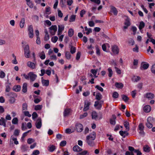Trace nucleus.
<instances>
[{
  "mask_svg": "<svg viewBox=\"0 0 155 155\" xmlns=\"http://www.w3.org/2000/svg\"><path fill=\"white\" fill-rule=\"evenodd\" d=\"M87 115V113L86 112L84 113L83 114L81 115L80 116V118L81 119L86 117Z\"/></svg>",
  "mask_w": 155,
  "mask_h": 155,
  "instance_id": "53",
  "label": "nucleus"
},
{
  "mask_svg": "<svg viewBox=\"0 0 155 155\" xmlns=\"http://www.w3.org/2000/svg\"><path fill=\"white\" fill-rule=\"evenodd\" d=\"M88 153V151L87 150H84L80 153H78L77 155H86Z\"/></svg>",
  "mask_w": 155,
  "mask_h": 155,
  "instance_id": "47",
  "label": "nucleus"
},
{
  "mask_svg": "<svg viewBox=\"0 0 155 155\" xmlns=\"http://www.w3.org/2000/svg\"><path fill=\"white\" fill-rule=\"evenodd\" d=\"M86 13L85 11L83 9L80 12V15L81 17H82L83 16V15L84 14Z\"/></svg>",
  "mask_w": 155,
  "mask_h": 155,
  "instance_id": "62",
  "label": "nucleus"
},
{
  "mask_svg": "<svg viewBox=\"0 0 155 155\" xmlns=\"http://www.w3.org/2000/svg\"><path fill=\"white\" fill-rule=\"evenodd\" d=\"M138 128L140 130H143L144 126L142 123H140L138 126Z\"/></svg>",
  "mask_w": 155,
  "mask_h": 155,
  "instance_id": "56",
  "label": "nucleus"
},
{
  "mask_svg": "<svg viewBox=\"0 0 155 155\" xmlns=\"http://www.w3.org/2000/svg\"><path fill=\"white\" fill-rule=\"evenodd\" d=\"M56 149L55 147L53 145H50L48 147V150L50 152H53Z\"/></svg>",
  "mask_w": 155,
  "mask_h": 155,
  "instance_id": "18",
  "label": "nucleus"
},
{
  "mask_svg": "<svg viewBox=\"0 0 155 155\" xmlns=\"http://www.w3.org/2000/svg\"><path fill=\"white\" fill-rule=\"evenodd\" d=\"M39 56L41 59H44L45 58V55L44 51L39 53Z\"/></svg>",
  "mask_w": 155,
  "mask_h": 155,
  "instance_id": "28",
  "label": "nucleus"
},
{
  "mask_svg": "<svg viewBox=\"0 0 155 155\" xmlns=\"http://www.w3.org/2000/svg\"><path fill=\"white\" fill-rule=\"evenodd\" d=\"M27 104L25 103L22 104V110H27Z\"/></svg>",
  "mask_w": 155,
  "mask_h": 155,
  "instance_id": "48",
  "label": "nucleus"
},
{
  "mask_svg": "<svg viewBox=\"0 0 155 155\" xmlns=\"http://www.w3.org/2000/svg\"><path fill=\"white\" fill-rule=\"evenodd\" d=\"M145 97L149 100H151L154 97V95L151 93L148 92L146 94Z\"/></svg>",
  "mask_w": 155,
  "mask_h": 155,
  "instance_id": "11",
  "label": "nucleus"
},
{
  "mask_svg": "<svg viewBox=\"0 0 155 155\" xmlns=\"http://www.w3.org/2000/svg\"><path fill=\"white\" fill-rule=\"evenodd\" d=\"M90 1L98 5H99L101 3L100 0H90Z\"/></svg>",
  "mask_w": 155,
  "mask_h": 155,
  "instance_id": "57",
  "label": "nucleus"
},
{
  "mask_svg": "<svg viewBox=\"0 0 155 155\" xmlns=\"http://www.w3.org/2000/svg\"><path fill=\"white\" fill-rule=\"evenodd\" d=\"M28 30L29 38H32L33 37L34 33L33 26L32 25H30L29 26Z\"/></svg>",
  "mask_w": 155,
  "mask_h": 155,
  "instance_id": "4",
  "label": "nucleus"
},
{
  "mask_svg": "<svg viewBox=\"0 0 155 155\" xmlns=\"http://www.w3.org/2000/svg\"><path fill=\"white\" fill-rule=\"evenodd\" d=\"M42 105H36L35 107V109L36 110H40L42 109Z\"/></svg>",
  "mask_w": 155,
  "mask_h": 155,
  "instance_id": "41",
  "label": "nucleus"
},
{
  "mask_svg": "<svg viewBox=\"0 0 155 155\" xmlns=\"http://www.w3.org/2000/svg\"><path fill=\"white\" fill-rule=\"evenodd\" d=\"M49 29L51 31L53 30L54 31V33H52L51 31H50V33L52 35H54L57 31V27L56 25H53L49 28Z\"/></svg>",
  "mask_w": 155,
  "mask_h": 155,
  "instance_id": "13",
  "label": "nucleus"
},
{
  "mask_svg": "<svg viewBox=\"0 0 155 155\" xmlns=\"http://www.w3.org/2000/svg\"><path fill=\"white\" fill-rule=\"evenodd\" d=\"M107 70L109 73L108 76L109 77H111L113 74V71L110 68H108Z\"/></svg>",
  "mask_w": 155,
  "mask_h": 155,
  "instance_id": "46",
  "label": "nucleus"
},
{
  "mask_svg": "<svg viewBox=\"0 0 155 155\" xmlns=\"http://www.w3.org/2000/svg\"><path fill=\"white\" fill-rule=\"evenodd\" d=\"M5 76V73L2 71H1L0 72V78H3Z\"/></svg>",
  "mask_w": 155,
  "mask_h": 155,
  "instance_id": "51",
  "label": "nucleus"
},
{
  "mask_svg": "<svg viewBox=\"0 0 155 155\" xmlns=\"http://www.w3.org/2000/svg\"><path fill=\"white\" fill-rule=\"evenodd\" d=\"M11 138L12 140L14 141V143L15 144L17 145L18 144V142L17 141V138H15L14 136H12Z\"/></svg>",
  "mask_w": 155,
  "mask_h": 155,
  "instance_id": "36",
  "label": "nucleus"
},
{
  "mask_svg": "<svg viewBox=\"0 0 155 155\" xmlns=\"http://www.w3.org/2000/svg\"><path fill=\"white\" fill-rule=\"evenodd\" d=\"M74 31L72 29L70 28L69 29L68 31V34L69 36L70 37H72L74 34Z\"/></svg>",
  "mask_w": 155,
  "mask_h": 155,
  "instance_id": "35",
  "label": "nucleus"
},
{
  "mask_svg": "<svg viewBox=\"0 0 155 155\" xmlns=\"http://www.w3.org/2000/svg\"><path fill=\"white\" fill-rule=\"evenodd\" d=\"M131 29L133 32V35H135L137 30V28L135 26H132V27Z\"/></svg>",
  "mask_w": 155,
  "mask_h": 155,
  "instance_id": "50",
  "label": "nucleus"
},
{
  "mask_svg": "<svg viewBox=\"0 0 155 155\" xmlns=\"http://www.w3.org/2000/svg\"><path fill=\"white\" fill-rule=\"evenodd\" d=\"M112 51L115 54H118L119 51L118 47L116 45H114L112 47Z\"/></svg>",
  "mask_w": 155,
  "mask_h": 155,
  "instance_id": "14",
  "label": "nucleus"
},
{
  "mask_svg": "<svg viewBox=\"0 0 155 155\" xmlns=\"http://www.w3.org/2000/svg\"><path fill=\"white\" fill-rule=\"evenodd\" d=\"M143 149L144 151L147 152H149L150 151V148L147 145L143 147Z\"/></svg>",
  "mask_w": 155,
  "mask_h": 155,
  "instance_id": "37",
  "label": "nucleus"
},
{
  "mask_svg": "<svg viewBox=\"0 0 155 155\" xmlns=\"http://www.w3.org/2000/svg\"><path fill=\"white\" fill-rule=\"evenodd\" d=\"M119 94L116 91L113 92L112 95V97L114 98H117L118 97Z\"/></svg>",
  "mask_w": 155,
  "mask_h": 155,
  "instance_id": "43",
  "label": "nucleus"
},
{
  "mask_svg": "<svg viewBox=\"0 0 155 155\" xmlns=\"http://www.w3.org/2000/svg\"><path fill=\"white\" fill-rule=\"evenodd\" d=\"M151 110V107L149 105H146L143 107V110L146 112H149Z\"/></svg>",
  "mask_w": 155,
  "mask_h": 155,
  "instance_id": "15",
  "label": "nucleus"
},
{
  "mask_svg": "<svg viewBox=\"0 0 155 155\" xmlns=\"http://www.w3.org/2000/svg\"><path fill=\"white\" fill-rule=\"evenodd\" d=\"M66 144V141L63 140L62 141L60 144V146L64 147L65 146Z\"/></svg>",
  "mask_w": 155,
  "mask_h": 155,
  "instance_id": "58",
  "label": "nucleus"
},
{
  "mask_svg": "<svg viewBox=\"0 0 155 155\" xmlns=\"http://www.w3.org/2000/svg\"><path fill=\"white\" fill-rule=\"evenodd\" d=\"M119 133L120 135L123 137L124 138L126 136L128 135V133L126 131H123L122 130L119 131Z\"/></svg>",
  "mask_w": 155,
  "mask_h": 155,
  "instance_id": "19",
  "label": "nucleus"
},
{
  "mask_svg": "<svg viewBox=\"0 0 155 155\" xmlns=\"http://www.w3.org/2000/svg\"><path fill=\"white\" fill-rule=\"evenodd\" d=\"M28 75H29L30 81L33 82L36 79L37 75L34 74L33 72H30L28 73Z\"/></svg>",
  "mask_w": 155,
  "mask_h": 155,
  "instance_id": "7",
  "label": "nucleus"
},
{
  "mask_svg": "<svg viewBox=\"0 0 155 155\" xmlns=\"http://www.w3.org/2000/svg\"><path fill=\"white\" fill-rule=\"evenodd\" d=\"M102 98V95L100 93H97L96 95V99L98 100H100Z\"/></svg>",
  "mask_w": 155,
  "mask_h": 155,
  "instance_id": "32",
  "label": "nucleus"
},
{
  "mask_svg": "<svg viewBox=\"0 0 155 155\" xmlns=\"http://www.w3.org/2000/svg\"><path fill=\"white\" fill-rule=\"evenodd\" d=\"M22 91L24 93H26L27 91V84L25 83L23 84L22 87Z\"/></svg>",
  "mask_w": 155,
  "mask_h": 155,
  "instance_id": "17",
  "label": "nucleus"
},
{
  "mask_svg": "<svg viewBox=\"0 0 155 155\" xmlns=\"http://www.w3.org/2000/svg\"><path fill=\"white\" fill-rule=\"evenodd\" d=\"M130 22L129 20L128 19H126L124 22V25H126L129 26L130 25Z\"/></svg>",
  "mask_w": 155,
  "mask_h": 155,
  "instance_id": "55",
  "label": "nucleus"
},
{
  "mask_svg": "<svg viewBox=\"0 0 155 155\" xmlns=\"http://www.w3.org/2000/svg\"><path fill=\"white\" fill-rule=\"evenodd\" d=\"M134 82H137L140 79V78L139 76H134L132 78Z\"/></svg>",
  "mask_w": 155,
  "mask_h": 155,
  "instance_id": "38",
  "label": "nucleus"
},
{
  "mask_svg": "<svg viewBox=\"0 0 155 155\" xmlns=\"http://www.w3.org/2000/svg\"><path fill=\"white\" fill-rule=\"evenodd\" d=\"M42 83L43 85L44 86H47L49 84V80H42Z\"/></svg>",
  "mask_w": 155,
  "mask_h": 155,
  "instance_id": "22",
  "label": "nucleus"
},
{
  "mask_svg": "<svg viewBox=\"0 0 155 155\" xmlns=\"http://www.w3.org/2000/svg\"><path fill=\"white\" fill-rule=\"evenodd\" d=\"M64 28V26L63 25H58V32H62Z\"/></svg>",
  "mask_w": 155,
  "mask_h": 155,
  "instance_id": "27",
  "label": "nucleus"
},
{
  "mask_svg": "<svg viewBox=\"0 0 155 155\" xmlns=\"http://www.w3.org/2000/svg\"><path fill=\"white\" fill-rule=\"evenodd\" d=\"M73 150L74 151L76 152H80L82 150V149L78 145H76L74 146L73 147Z\"/></svg>",
  "mask_w": 155,
  "mask_h": 155,
  "instance_id": "16",
  "label": "nucleus"
},
{
  "mask_svg": "<svg viewBox=\"0 0 155 155\" xmlns=\"http://www.w3.org/2000/svg\"><path fill=\"white\" fill-rule=\"evenodd\" d=\"M145 23L143 21H140V23L139 26V29L141 30L143 29L145 26Z\"/></svg>",
  "mask_w": 155,
  "mask_h": 155,
  "instance_id": "33",
  "label": "nucleus"
},
{
  "mask_svg": "<svg viewBox=\"0 0 155 155\" xmlns=\"http://www.w3.org/2000/svg\"><path fill=\"white\" fill-rule=\"evenodd\" d=\"M128 150L130 151H134V153H136L137 155H141V153L138 150H135L134 148L131 146L128 147Z\"/></svg>",
  "mask_w": 155,
  "mask_h": 155,
  "instance_id": "8",
  "label": "nucleus"
},
{
  "mask_svg": "<svg viewBox=\"0 0 155 155\" xmlns=\"http://www.w3.org/2000/svg\"><path fill=\"white\" fill-rule=\"evenodd\" d=\"M19 130L18 129H16L15 130L14 134L15 136H18L19 135Z\"/></svg>",
  "mask_w": 155,
  "mask_h": 155,
  "instance_id": "54",
  "label": "nucleus"
},
{
  "mask_svg": "<svg viewBox=\"0 0 155 155\" xmlns=\"http://www.w3.org/2000/svg\"><path fill=\"white\" fill-rule=\"evenodd\" d=\"M70 110L69 109H66L64 110V116L66 117L68 116L70 113Z\"/></svg>",
  "mask_w": 155,
  "mask_h": 155,
  "instance_id": "25",
  "label": "nucleus"
},
{
  "mask_svg": "<svg viewBox=\"0 0 155 155\" xmlns=\"http://www.w3.org/2000/svg\"><path fill=\"white\" fill-rule=\"evenodd\" d=\"M51 8L49 7H47L46 8V14L48 15H49L51 13Z\"/></svg>",
  "mask_w": 155,
  "mask_h": 155,
  "instance_id": "44",
  "label": "nucleus"
},
{
  "mask_svg": "<svg viewBox=\"0 0 155 155\" xmlns=\"http://www.w3.org/2000/svg\"><path fill=\"white\" fill-rule=\"evenodd\" d=\"M115 86L117 88L120 89H122L124 86V85L123 84L121 83L118 82H116L115 83Z\"/></svg>",
  "mask_w": 155,
  "mask_h": 155,
  "instance_id": "21",
  "label": "nucleus"
},
{
  "mask_svg": "<svg viewBox=\"0 0 155 155\" xmlns=\"http://www.w3.org/2000/svg\"><path fill=\"white\" fill-rule=\"evenodd\" d=\"M97 70L92 69L91 70V72L94 75V76H95L97 73Z\"/></svg>",
  "mask_w": 155,
  "mask_h": 155,
  "instance_id": "60",
  "label": "nucleus"
},
{
  "mask_svg": "<svg viewBox=\"0 0 155 155\" xmlns=\"http://www.w3.org/2000/svg\"><path fill=\"white\" fill-rule=\"evenodd\" d=\"M24 54L26 58H29L30 57V49L29 45H25L24 48Z\"/></svg>",
  "mask_w": 155,
  "mask_h": 155,
  "instance_id": "2",
  "label": "nucleus"
},
{
  "mask_svg": "<svg viewBox=\"0 0 155 155\" xmlns=\"http://www.w3.org/2000/svg\"><path fill=\"white\" fill-rule=\"evenodd\" d=\"M21 87L20 85H18L15 86L13 87V90L15 91H19L21 89Z\"/></svg>",
  "mask_w": 155,
  "mask_h": 155,
  "instance_id": "23",
  "label": "nucleus"
},
{
  "mask_svg": "<svg viewBox=\"0 0 155 155\" xmlns=\"http://www.w3.org/2000/svg\"><path fill=\"white\" fill-rule=\"evenodd\" d=\"M149 67V64L148 63H144V62L142 63L140 67V69L142 70H146Z\"/></svg>",
  "mask_w": 155,
  "mask_h": 155,
  "instance_id": "12",
  "label": "nucleus"
},
{
  "mask_svg": "<svg viewBox=\"0 0 155 155\" xmlns=\"http://www.w3.org/2000/svg\"><path fill=\"white\" fill-rule=\"evenodd\" d=\"M91 115L92 119H93L96 120L97 118V113L95 112H93Z\"/></svg>",
  "mask_w": 155,
  "mask_h": 155,
  "instance_id": "31",
  "label": "nucleus"
},
{
  "mask_svg": "<svg viewBox=\"0 0 155 155\" xmlns=\"http://www.w3.org/2000/svg\"><path fill=\"white\" fill-rule=\"evenodd\" d=\"M124 125L127 130H129L130 129L129 123L128 122L126 121L124 122Z\"/></svg>",
  "mask_w": 155,
  "mask_h": 155,
  "instance_id": "34",
  "label": "nucleus"
},
{
  "mask_svg": "<svg viewBox=\"0 0 155 155\" xmlns=\"http://www.w3.org/2000/svg\"><path fill=\"white\" fill-rule=\"evenodd\" d=\"M26 123H22L21 126V129L23 130H25L27 129V127L26 126Z\"/></svg>",
  "mask_w": 155,
  "mask_h": 155,
  "instance_id": "49",
  "label": "nucleus"
},
{
  "mask_svg": "<svg viewBox=\"0 0 155 155\" xmlns=\"http://www.w3.org/2000/svg\"><path fill=\"white\" fill-rule=\"evenodd\" d=\"M38 117V114L36 112H34L32 114V118L33 119L36 118Z\"/></svg>",
  "mask_w": 155,
  "mask_h": 155,
  "instance_id": "59",
  "label": "nucleus"
},
{
  "mask_svg": "<svg viewBox=\"0 0 155 155\" xmlns=\"http://www.w3.org/2000/svg\"><path fill=\"white\" fill-rule=\"evenodd\" d=\"M40 153L39 151L38 150H35L33 151L31 155H38Z\"/></svg>",
  "mask_w": 155,
  "mask_h": 155,
  "instance_id": "52",
  "label": "nucleus"
},
{
  "mask_svg": "<svg viewBox=\"0 0 155 155\" xmlns=\"http://www.w3.org/2000/svg\"><path fill=\"white\" fill-rule=\"evenodd\" d=\"M76 130L78 132H81L83 130V126L81 124H77L75 125Z\"/></svg>",
  "mask_w": 155,
  "mask_h": 155,
  "instance_id": "9",
  "label": "nucleus"
},
{
  "mask_svg": "<svg viewBox=\"0 0 155 155\" xmlns=\"http://www.w3.org/2000/svg\"><path fill=\"white\" fill-rule=\"evenodd\" d=\"M91 104V102L88 101L86 100L85 101L83 111H85L88 110L89 108V106Z\"/></svg>",
  "mask_w": 155,
  "mask_h": 155,
  "instance_id": "6",
  "label": "nucleus"
},
{
  "mask_svg": "<svg viewBox=\"0 0 155 155\" xmlns=\"http://www.w3.org/2000/svg\"><path fill=\"white\" fill-rule=\"evenodd\" d=\"M58 40V38L57 36H54L51 39L52 41L54 43L56 42Z\"/></svg>",
  "mask_w": 155,
  "mask_h": 155,
  "instance_id": "61",
  "label": "nucleus"
},
{
  "mask_svg": "<svg viewBox=\"0 0 155 155\" xmlns=\"http://www.w3.org/2000/svg\"><path fill=\"white\" fill-rule=\"evenodd\" d=\"M95 88H97L98 90L100 91L101 92H103V89L99 85H96L95 86Z\"/></svg>",
  "mask_w": 155,
  "mask_h": 155,
  "instance_id": "63",
  "label": "nucleus"
},
{
  "mask_svg": "<svg viewBox=\"0 0 155 155\" xmlns=\"http://www.w3.org/2000/svg\"><path fill=\"white\" fill-rule=\"evenodd\" d=\"M153 122V119L151 117H149L147 120V122L146 123V125L149 128H151L153 127L152 123Z\"/></svg>",
  "mask_w": 155,
  "mask_h": 155,
  "instance_id": "3",
  "label": "nucleus"
},
{
  "mask_svg": "<svg viewBox=\"0 0 155 155\" xmlns=\"http://www.w3.org/2000/svg\"><path fill=\"white\" fill-rule=\"evenodd\" d=\"M0 125H3L4 127H6L5 120L3 117L0 119Z\"/></svg>",
  "mask_w": 155,
  "mask_h": 155,
  "instance_id": "26",
  "label": "nucleus"
},
{
  "mask_svg": "<svg viewBox=\"0 0 155 155\" xmlns=\"http://www.w3.org/2000/svg\"><path fill=\"white\" fill-rule=\"evenodd\" d=\"M36 127L38 129H40L42 126L41 120V118H39L35 124Z\"/></svg>",
  "mask_w": 155,
  "mask_h": 155,
  "instance_id": "10",
  "label": "nucleus"
},
{
  "mask_svg": "<svg viewBox=\"0 0 155 155\" xmlns=\"http://www.w3.org/2000/svg\"><path fill=\"white\" fill-rule=\"evenodd\" d=\"M27 64L28 67L32 69H35L37 65V64L35 62L33 63L31 61H28L27 63Z\"/></svg>",
  "mask_w": 155,
  "mask_h": 155,
  "instance_id": "5",
  "label": "nucleus"
},
{
  "mask_svg": "<svg viewBox=\"0 0 155 155\" xmlns=\"http://www.w3.org/2000/svg\"><path fill=\"white\" fill-rule=\"evenodd\" d=\"M76 18V15H72L70 18L69 21L70 22H72L74 21L75 20Z\"/></svg>",
  "mask_w": 155,
  "mask_h": 155,
  "instance_id": "39",
  "label": "nucleus"
},
{
  "mask_svg": "<svg viewBox=\"0 0 155 155\" xmlns=\"http://www.w3.org/2000/svg\"><path fill=\"white\" fill-rule=\"evenodd\" d=\"M70 48L71 53L72 54H73L75 53L76 52V50L75 47L71 45L70 46Z\"/></svg>",
  "mask_w": 155,
  "mask_h": 155,
  "instance_id": "29",
  "label": "nucleus"
},
{
  "mask_svg": "<svg viewBox=\"0 0 155 155\" xmlns=\"http://www.w3.org/2000/svg\"><path fill=\"white\" fill-rule=\"evenodd\" d=\"M25 23V19L23 18L21 19L20 23V26L21 28H22L24 26Z\"/></svg>",
  "mask_w": 155,
  "mask_h": 155,
  "instance_id": "30",
  "label": "nucleus"
},
{
  "mask_svg": "<svg viewBox=\"0 0 155 155\" xmlns=\"http://www.w3.org/2000/svg\"><path fill=\"white\" fill-rule=\"evenodd\" d=\"M96 134L94 132H93L87 136L86 138V141L88 144L91 147L95 145L94 140L96 138Z\"/></svg>",
  "mask_w": 155,
  "mask_h": 155,
  "instance_id": "1",
  "label": "nucleus"
},
{
  "mask_svg": "<svg viewBox=\"0 0 155 155\" xmlns=\"http://www.w3.org/2000/svg\"><path fill=\"white\" fill-rule=\"evenodd\" d=\"M110 8L111 12L113 13L114 15H117L118 13V11L116 8L113 6H111L110 7Z\"/></svg>",
  "mask_w": 155,
  "mask_h": 155,
  "instance_id": "20",
  "label": "nucleus"
},
{
  "mask_svg": "<svg viewBox=\"0 0 155 155\" xmlns=\"http://www.w3.org/2000/svg\"><path fill=\"white\" fill-rule=\"evenodd\" d=\"M122 97L123 100L125 102L128 101L129 100L128 97L124 95H122Z\"/></svg>",
  "mask_w": 155,
  "mask_h": 155,
  "instance_id": "45",
  "label": "nucleus"
},
{
  "mask_svg": "<svg viewBox=\"0 0 155 155\" xmlns=\"http://www.w3.org/2000/svg\"><path fill=\"white\" fill-rule=\"evenodd\" d=\"M27 4L30 8H33V5L31 2H28V3H27Z\"/></svg>",
  "mask_w": 155,
  "mask_h": 155,
  "instance_id": "64",
  "label": "nucleus"
},
{
  "mask_svg": "<svg viewBox=\"0 0 155 155\" xmlns=\"http://www.w3.org/2000/svg\"><path fill=\"white\" fill-rule=\"evenodd\" d=\"M71 55L70 53L68 51H67L65 53V57L68 59H70L71 58Z\"/></svg>",
  "mask_w": 155,
  "mask_h": 155,
  "instance_id": "42",
  "label": "nucleus"
},
{
  "mask_svg": "<svg viewBox=\"0 0 155 155\" xmlns=\"http://www.w3.org/2000/svg\"><path fill=\"white\" fill-rule=\"evenodd\" d=\"M18 122V120L17 117L14 118L12 120V123L13 124H17Z\"/></svg>",
  "mask_w": 155,
  "mask_h": 155,
  "instance_id": "40",
  "label": "nucleus"
},
{
  "mask_svg": "<svg viewBox=\"0 0 155 155\" xmlns=\"http://www.w3.org/2000/svg\"><path fill=\"white\" fill-rule=\"evenodd\" d=\"M11 84L10 83H6V89L5 91L7 92H8L10 91L11 90Z\"/></svg>",
  "mask_w": 155,
  "mask_h": 155,
  "instance_id": "24",
  "label": "nucleus"
}]
</instances>
